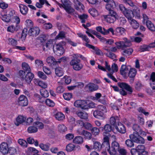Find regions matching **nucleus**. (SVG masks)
<instances>
[{"label": "nucleus", "mask_w": 155, "mask_h": 155, "mask_svg": "<svg viewBox=\"0 0 155 155\" xmlns=\"http://www.w3.org/2000/svg\"><path fill=\"white\" fill-rule=\"evenodd\" d=\"M133 52V50L132 48H129L127 49L124 50L122 52V54L124 56H127L131 55Z\"/></svg>", "instance_id": "33"}, {"label": "nucleus", "mask_w": 155, "mask_h": 155, "mask_svg": "<svg viewBox=\"0 0 155 155\" xmlns=\"http://www.w3.org/2000/svg\"><path fill=\"white\" fill-rule=\"evenodd\" d=\"M78 116L82 119H87L88 115L87 113L85 112L81 111L76 112Z\"/></svg>", "instance_id": "31"}, {"label": "nucleus", "mask_w": 155, "mask_h": 155, "mask_svg": "<svg viewBox=\"0 0 155 155\" xmlns=\"http://www.w3.org/2000/svg\"><path fill=\"white\" fill-rule=\"evenodd\" d=\"M28 152L30 154H36L38 152V151L35 148L33 147H29L28 148Z\"/></svg>", "instance_id": "47"}, {"label": "nucleus", "mask_w": 155, "mask_h": 155, "mask_svg": "<svg viewBox=\"0 0 155 155\" xmlns=\"http://www.w3.org/2000/svg\"><path fill=\"white\" fill-rule=\"evenodd\" d=\"M120 145L117 142L114 141L111 144L110 150H109V154L111 155H115L117 152V151L119 149Z\"/></svg>", "instance_id": "6"}, {"label": "nucleus", "mask_w": 155, "mask_h": 155, "mask_svg": "<svg viewBox=\"0 0 155 155\" xmlns=\"http://www.w3.org/2000/svg\"><path fill=\"white\" fill-rule=\"evenodd\" d=\"M117 119H118V117H111L110 118V123L111 125L114 126L116 123V120Z\"/></svg>", "instance_id": "57"}, {"label": "nucleus", "mask_w": 155, "mask_h": 155, "mask_svg": "<svg viewBox=\"0 0 155 155\" xmlns=\"http://www.w3.org/2000/svg\"><path fill=\"white\" fill-rule=\"evenodd\" d=\"M130 68V66H127L125 65H122L120 70V74L122 75H126V74L129 71Z\"/></svg>", "instance_id": "16"}, {"label": "nucleus", "mask_w": 155, "mask_h": 155, "mask_svg": "<svg viewBox=\"0 0 155 155\" xmlns=\"http://www.w3.org/2000/svg\"><path fill=\"white\" fill-rule=\"evenodd\" d=\"M18 103L22 106H26L28 103L27 98L23 95L20 96L18 98Z\"/></svg>", "instance_id": "11"}, {"label": "nucleus", "mask_w": 155, "mask_h": 155, "mask_svg": "<svg viewBox=\"0 0 155 155\" xmlns=\"http://www.w3.org/2000/svg\"><path fill=\"white\" fill-rule=\"evenodd\" d=\"M124 3L126 5H128L132 7L134 11L135 10L137 11V15H139V10L138 9L135 3L133 2L131 0H123Z\"/></svg>", "instance_id": "9"}, {"label": "nucleus", "mask_w": 155, "mask_h": 155, "mask_svg": "<svg viewBox=\"0 0 155 155\" xmlns=\"http://www.w3.org/2000/svg\"><path fill=\"white\" fill-rule=\"evenodd\" d=\"M133 129L136 133H138L140 135H145L146 133L143 131L140 126L137 124H134L133 126Z\"/></svg>", "instance_id": "14"}, {"label": "nucleus", "mask_w": 155, "mask_h": 155, "mask_svg": "<svg viewBox=\"0 0 155 155\" xmlns=\"http://www.w3.org/2000/svg\"><path fill=\"white\" fill-rule=\"evenodd\" d=\"M11 19V16L6 15L3 17L2 19L4 21L8 22L10 21Z\"/></svg>", "instance_id": "64"}, {"label": "nucleus", "mask_w": 155, "mask_h": 155, "mask_svg": "<svg viewBox=\"0 0 155 155\" xmlns=\"http://www.w3.org/2000/svg\"><path fill=\"white\" fill-rule=\"evenodd\" d=\"M53 40H49L48 41L45 45H43V49L45 51L50 49L53 46Z\"/></svg>", "instance_id": "20"}, {"label": "nucleus", "mask_w": 155, "mask_h": 155, "mask_svg": "<svg viewBox=\"0 0 155 155\" xmlns=\"http://www.w3.org/2000/svg\"><path fill=\"white\" fill-rule=\"evenodd\" d=\"M53 50L55 54L58 56L62 55L64 52V50L62 46V45L61 43L54 46Z\"/></svg>", "instance_id": "7"}, {"label": "nucleus", "mask_w": 155, "mask_h": 155, "mask_svg": "<svg viewBox=\"0 0 155 155\" xmlns=\"http://www.w3.org/2000/svg\"><path fill=\"white\" fill-rule=\"evenodd\" d=\"M75 147V146L72 143H69L66 147V150L68 152L72 151Z\"/></svg>", "instance_id": "45"}, {"label": "nucleus", "mask_w": 155, "mask_h": 155, "mask_svg": "<svg viewBox=\"0 0 155 155\" xmlns=\"http://www.w3.org/2000/svg\"><path fill=\"white\" fill-rule=\"evenodd\" d=\"M136 74V71L135 69L130 68L129 71L128 76L130 78H134Z\"/></svg>", "instance_id": "38"}, {"label": "nucleus", "mask_w": 155, "mask_h": 155, "mask_svg": "<svg viewBox=\"0 0 155 155\" xmlns=\"http://www.w3.org/2000/svg\"><path fill=\"white\" fill-rule=\"evenodd\" d=\"M20 29V26L19 25H11L7 28V30L8 32L13 33L15 31H17Z\"/></svg>", "instance_id": "15"}, {"label": "nucleus", "mask_w": 155, "mask_h": 155, "mask_svg": "<svg viewBox=\"0 0 155 155\" xmlns=\"http://www.w3.org/2000/svg\"><path fill=\"white\" fill-rule=\"evenodd\" d=\"M80 135L84 136L85 137L89 140L91 139V134L89 132L85 130H83L81 132L79 133Z\"/></svg>", "instance_id": "29"}, {"label": "nucleus", "mask_w": 155, "mask_h": 155, "mask_svg": "<svg viewBox=\"0 0 155 155\" xmlns=\"http://www.w3.org/2000/svg\"><path fill=\"white\" fill-rule=\"evenodd\" d=\"M118 85L122 89H125L129 92V94H131L133 92L132 87L127 84L125 82H118Z\"/></svg>", "instance_id": "8"}, {"label": "nucleus", "mask_w": 155, "mask_h": 155, "mask_svg": "<svg viewBox=\"0 0 155 155\" xmlns=\"http://www.w3.org/2000/svg\"><path fill=\"white\" fill-rule=\"evenodd\" d=\"M103 31L102 34L103 35H107L109 34L110 32L112 35H114V31L112 28H110L107 30H106L104 28H103Z\"/></svg>", "instance_id": "50"}, {"label": "nucleus", "mask_w": 155, "mask_h": 155, "mask_svg": "<svg viewBox=\"0 0 155 155\" xmlns=\"http://www.w3.org/2000/svg\"><path fill=\"white\" fill-rule=\"evenodd\" d=\"M27 130L29 133H32L37 132L38 131V129L35 127L30 126L28 128Z\"/></svg>", "instance_id": "44"}, {"label": "nucleus", "mask_w": 155, "mask_h": 155, "mask_svg": "<svg viewBox=\"0 0 155 155\" xmlns=\"http://www.w3.org/2000/svg\"><path fill=\"white\" fill-rule=\"evenodd\" d=\"M107 111L105 107L103 105L98 106L96 110L93 113L94 117L98 119H104L105 118L104 113Z\"/></svg>", "instance_id": "2"}, {"label": "nucleus", "mask_w": 155, "mask_h": 155, "mask_svg": "<svg viewBox=\"0 0 155 155\" xmlns=\"http://www.w3.org/2000/svg\"><path fill=\"white\" fill-rule=\"evenodd\" d=\"M55 117L58 120H63L64 118V115L61 112L57 113L55 115Z\"/></svg>", "instance_id": "42"}, {"label": "nucleus", "mask_w": 155, "mask_h": 155, "mask_svg": "<svg viewBox=\"0 0 155 155\" xmlns=\"http://www.w3.org/2000/svg\"><path fill=\"white\" fill-rule=\"evenodd\" d=\"M109 15H104V18L106 20L107 22L110 23H113L117 18L118 15L115 11L111 12Z\"/></svg>", "instance_id": "5"}, {"label": "nucleus", "mask_w": 155, "mask_h": 155, "mask_svg": "<svg viewBox=\"0 0 155 155\" xmlns=\"http://www.w3.org/2000/svg\"><path fill=\"white\" fill-rule=\"evenodd\" d=\"M85 87L88 88L89 90L90 91H96L98 89L97 85L92 83L88 84Z\"/></svg>", "instance_id": "22"}, {"label": "nucleus", "mask_w": 155, "mask_h": 155, "mask_svg": "<svg viewBox=\"0 0 155 155\" xmlns=\"http://www.w3.org/2000/svg\"><path fill=\"white\" fill-rule=\"evenodd\" d=\"M83 142V138L80 136L76 137L73 140V142L76 144H81Z\"/></svg>", "instance_id": "30"}, {"label": "nucleus", "mask_w": 155, "mask_h": 155, "mask_svg": "<svg viewBox=\"0 0 155 155\" xmlns=\"http://www.w3.org/2000/svg\"><path fill=\"white\" fill-rule=\"evenodd\" d=\"M34 77V74L31 72L27 73L25 78V81L28 84H30Z\"/></svg>", "instance_id": "19"}, {"label": "nucleus", "mask_w": 155, "mask_h": 155, "mask_svg": "<svg viewBox=\"0 0 155 155\" xmlns=\"http://www.w3.org/2000/svg\"><path fill=\"white\" fill-rule=\"evenodd\" d=\"M72 94L71 93H66L63 94L64 99L66 100H69L72 97Z\"/></svg>", "instance_id": "61"}, {"label": "nucleus", "mask_w": 155, "mask_h": 155, "mask_svg": "<svg viewBox=\"0 0 155 155\" xmlns=\"http://www.w3.org/2000/svg\"><path fill=\"white\" fill-rule=\"evenodd\" d=\"M132 27L135 29L137 28L139 26V23L134 19H131L129 21Z\"/></svg>", "instance_id": "28"}, {"label": "nucleus", "mask_w": 155, "mask_h": 155, "mask_svg": "<svg viewBox=\"0 0 155 155\" xmlns=\"http://www.w3.org/2000/svg\"><path fill=\"white\" fill-rule=\"evenodd\" d=\"M113 71H110V72H108L107 74V75L109 78L112 79L113 81H114L115 82H117V79L113 75Z\"/></svg>", "instance_id": "60"}, {"label": "nucleus", "mask_w": 155, "mask_h": 155, "mask_svg": "<svg viewBox=\"0 0 155 155\" xmlns=\"http://www.w3.org/2000/svg\"><path fill=\"white\" fill-rule=\"evenodd\" d=\"M89 12L91 15L93 17L96 16L98 15L97 11L94 8L89 9Z\"/></svg>", "instance_id": "51"}, {"label": "nucleus", "mask_w": 155, "mask_h": 155, "mask_svg": "<svg viewBox=\"0 0 155 155\" xmlns=\"http://www.w3.org/2000/svg\"><path fill=\"white\" fill-rule=\"evenodd\" d=\"M45 102L47 105L50 107H53L54 105V102L49 99H47Z\"/></svg>", "instance_id": "55"}, {"label": "nucleus", "mask_w": 155, "mask_h": 155, "mask_svg": "<svg viewBox=\"0 0 155 155\" xmlns=\"http://www.w3.org/2000/svg\"><path fill=\"white\" fill-rule=\"evenodd\" d=\"M73 58L70 62V64L71 65L73 66L80 63V60L78 58V56L74 54L73 56Z\"/></svg>", "instance_id": "23"}, {"label": "nucleus", "mask_w": 155, "mask_h": 155, "mask_svg": "<svg viewBox=\"0 0 155 155\" xmlns=\"http://www.w3.org/2000/svg\"><path fill=\"white\" fill-rule=\"evenodd\" d=\"M91 133L94 136H96L98 135L100 131L99 129L96 127H94L91 129Z\"/></svg>", "instance_id": "39"}, {"label": "nucleus", "mask_w": 155, "mask_h": 155, "mask_svg": "<svg viewBox=\"0 0 155 155\" xmlns=\"http://www.w3.org/2000/svg\"><path fill=\"white\" fill-rule=\"evenodd\" d=\"M124 14L129 21L131 19H132V18L134 16V14L133 11L129 9H127Z\"/></svg>", "instance_id": "24"}, {"label": "nucleus", "mask_w": 155, "mask_h": 155, "mask_svg": "<svg viewBox=\"0 0 155 155\" xmlns=\"http://www.w3.org/2000/svg\"><path fill=\"white\" fill-rule=\"evenodd\" d=\"M40 92L41 95L44 98L47 97L49 96L48 91L45 89H43L40 91Z\"/></svg>", "instance_id": "53"}, {"label": "nucleus", "mask_w": 155, "mask_h": 155, "mask_svg": "<svg viewBox=\"0 0 155 155\" xmlns=\"http://www.w3.org/2000/svg\"><path fill=\"white\" fill-rule=\"evenodd\" d=\"M150 79L152 81V84L150 85L153 89H155V72H153L151 75Z\"/></svg>", "instance_id": "36"}, {"label": "nucleus", "mask_w": 155, "mask_h": 155, "mask_svg": "<svg viewBox=\"0 0 155 155\" xmlns=\"http://www.w3.org/2000/svg\"><path fill=\"white\" fill-rule=\"evenodd\" d=\"M93 147L95 150H100L102 148L101 145L98 142L94 143Z\"/></svg>", "instance_id": "43"}, {"label": "nucleus", "mask_w": 155, "mask_h": 155, "mask_svg": "<svg viewBox=\"0 0 155 155\" xmlns=\"http://www.w3.org/2000/svg\"><path fill=\"white\" fill-rule=\"evenodd\" d=\"M146 23L147 28L150 30L152 31H155V27L151 21L147 20Z\"/></svg>", "instance_id": "27"}, {"label": "nucleus", "mask_w": 155, "mask_h": 155, "mask_svg": "<svg viewBox=\"0 0 155 155\" xmlns=\"http://www.w3.org/2000/svg\"><path fill=\"white\" fill-rule=\"evenodd\" d=\"M116 7V4L113 0H110L106 5V9L109 11V13H110L111 11H114L113 9Z\"/></svg>", "instance_id": "13"}, {"label": "nucleus", "mask_w": 155, "mask_h": 155, "mask_svg": "<svg viewBox=\"0 0 155 155\" xmlns=\"http://www.w3.org/2000/svg\"><path fill=\"white\" fill-rule=\"evenodd\" d=\"M9 149L8 144L6 142H3L0 146V150L3 154H6L8 153Z\"/></svg>", "instance_id": "10"}, {"label": "nucleus", "mask_w": 155, "mask_h": 155, "mask_svg": "<svg viewBox=\"0 0 155 155\" xmlns=\"http://www.w3.org/2000/svg\"><path fill=\"white\" fill-rule=\"evenodd\" d=\"M26 117L23 116L19 115L16 118L17 123H15V124L17 126H18L20 124L22 123L25 121Z\"/></svg>", "instance_id": "26"}, {"label": "nucleus", "mask_w": 155, "mask_h": 155, "mask_svg": "<svg viewBox=\"0 0 155 155\" xmlns=\"http://www.w3.org/2000/svg\"><path fill=\"white\" fill-rule=\"evenodd\" d=\"M40 29L38 27L30 28L28 31V34L30 36H36L39 33Z\"/></svg>", "instance_id": "12"}, {"label": "nucleus", "mask_w": 155, "mask_h": 155, "mask_svg": "<svg viewBox=\"0 0 155 155\" xmlns=\"http://www.w3.org/2000/svg\"><path fill=\"white\" fill-rule=\"evenodd\" d=\"M22 67L23 71L27 73L31 72V69L28 64L25 63L24 62L22 64Z\"/></svg>", "instance_id": "34"}, {"label": "nucleus", "mask_w": 155, "mask_h": 155, "mask_svg": "<svg viewBox=\"0 0 155 155\" xmlns=\"http://www.w3.org/2000/svg\"><path fill=\"white\" fill-rule=\"evenodd\" d=\"M115 45L117 46V47L111 48L110 49V51L115 52L117 51V48H120L124 50L126 47H130L131 45L130 41L127 39L126 38H124L123 41L116 42Z\"/></svg>", "instance_id": "1"}, {"label": "nucleus", "mask_w": 155, "mask_h": 155, "mask_svg": "<svg viewBox=\"0 0 155 155\" xmlns=\"http://www.w3.org/2000/svg\"><path fill=\"white\" fill-rule=\"evenodd\" d=\"M112 130V126L110 124H107L104 126V131L103 132L104 135H109V133Z\"/></svg>", "instance_id": "21"}, {"label": "nucleus", "mask_w": 155, "mask_h": 155, "mask_svg": "<svg viewBox=\"0 0 155 155\" xmlns=\"http://www.w3.org/2000/svg\"><path fill=\"white\" fill-rule=\"evenodd\" d=\"M101 146L102 148L104 149L105 150H107L109 153V150H110V147L109 143L103 142Z\"/></svg>", "instance_id": "37"}, {"label": "nucleus", "mask_w": 155, "mask_h": 155, "mask_svg": "<svg viewBox=\"0 0 155 155\" xmlns=\"http://www.w3.org/2000/svg\"><path fill=\"white\" fill-rule=\"evenodd\" d=\"M140 134L134 132L132 134L129 135L130 138L134 142L137 143L143 144L144 142L143 138L139 135Z\"/></svg>", "instance_id": "4"}, {"label": "nucleus", "mask_w": 155, "mask_h": 155, "mask_svg": "<svg viewBox=\"0 0 155 155\" xmlns=\"http://www.w3.org/2000/svg\"><path fill=\"white\" fill-rule=\"evenodd\" d=\"M133 141L131 139H127L125 141V144L127 147H131L134 146Z\"/></svg>", "instance_id": "46"}, {"label": "nucleus", "mask_w": 155, "mask_h": 155, "mask_svg": "<svg viewBox=\"0 0 155 155\" xmlns=\"http://www.w3.org/2000/svg\"><path fill=\"white\" fill-rule=\"evenodd\" d=\"M65 33L63 31H61L59 32L58 35L55 37L56 39H62L65 37Z\"/></svg>", "instance_id": "59"}, {"label": "nucleus", "mask_w": 155, "mask_h": 155, "mask_svg": "<svg viewBox=\"0 0 155 155\" xmlns=\"http://www.w3.org/2000/svg\"><path fill=\"white\" fill-rule=\"evenodd\" d=\"M55 73L56 75L59 77L62 76L63 74L62 69L60 67L57 68H55Z\"/></svg>", "instance_id": "35"}, {"label": "nucleus", "mask_w": 155, "mask_h": 155, "mask_svg": "<svg viewBox=\"0 0 155 155\" xmlns=\"http://www.w3.org/2000/svg\"><path fill=\"white\" fill-rule=\"evenodd\" d=\"M50 144L49 143L44 144L43 143H41L39 144V147L43 150L45 151H48L49 149Z\"/></svg>", "instance_id": "40"}, {"label": "nucleus", "mask_w": 155, "mask_h": 155, "mask_svg": "<svg viewBox=\"0 0 155 155\" xmlns=\"http://www.w3.org/2000/svg\"><path fill=\"white\" fill-rule=\"evenodd\" d=\"M62 7L69 14L72 15L74 11V9L71 7L69 0H61Z\"/></svg>", "instance_id": "3"}, {"label": "nucleus", "mask_w": 155, "mask_h": 155, "mask_svg": "<svg viewBox=\"0 0 155 155\" xmlns=\"http://www.w3.org/2000/svg\"><path fill=\"white\" fill-rule=\"evenodd\" d=\"M20 9V11L21 14L23 15H26L28 13V8L25 5L21 4L19 5Z\"/></svg>", "instance_id": "25"}, {"label": "nucleus", "mask_w": 155, "mask_h": 155, "mask_svg": "<svg viewBox=\"0 0 155 155\" xmlns=\"http://www.w3.org/2000/svg\"><path fill=\"white\" fill-rule=\"evenodd\" d=\"M88 106L86 101L81 100L80 107L81 109H86L88 108Z\"/></svg>", "instance_id": "41"}, {"label": "nucleus", "mask_w": 155, "mask_h": 155, "mask_svg": "<svg viewBox=\"0 0 155 155\" xmlns=\"http://www.w3.org/2000/svg\"><path fill=\"white\" fill-rule=\"evenodd\" d=\"M116 30L117 33H119L120 35H123L125 33V29L122 27H117Z\"/></svg>", "instance_id": "54"}, {"label": "nucleus", "mask_w": 155, "mask_h": 155, "mask_svg": "<svg viewBox=\"0 0 155 155\" xmlns=\"http://www.w3.org/2000/svg\"><path fill=\"white\" fill-rule=\"evenodd\" d=\"M115 128L121 134H124L126 132V129L124 126L120 122L118 123Z\"/></svg>", "instance_id": "17"}, {"label": "nucleus", "mask_w": 155, "mask_h": 155, "mask_svg": "<svg viewBox=\"0 0 155 155\" xmlns=\"http://www.w3.org/2000/svg\"><path fill=\"white\" fill-rule=\"evenodd\" d=\"M18 143L22 146L26 147H27V142L22 139H19L18 140Z\"/></svg>", "instance_id": "49"}, {"label": "nucleus", "mask_w": 155, "mask_h": 155, "mask_svg": "<svg viewBox=\"0 0 155 155\" xmlns=\"http://www.w3.org/2000/svg\"><path fill=\"white\" fill-rule=\"evenodd\" d=\"M47 62L48 64L51 65H54L57 64V61L52 56L48 57L47 59Z\"/></svg>", "instance_id": "32"}, {"label": "nucleus", "mask_w": 155, "mask_h": 155, "mask_svg": "<svg viewBox=\"0 0 155 155\" xmlns=\"http://www.w3.org/2000/svg\"><path fill=\"white\" fill-rule=\"evenodd\" d=\"M34 124L40 129H41L44 128V124L42 122L37 121Z\"/></svg>", "instance_id": "63"}, {"label": "nucleus", "mask_w": 155, "mask_h": 155, "mask_svg": "<svg viewBox=\"0 0 155 155\" xmlns=\"http://www.w3.org/2000/svg\"><path fill=\"white\" fill-rule=\"evenodd\" d=\"M130 153L132 155H140V151L136 148H132L130 150Z\"/></svg>", "instance_id": "58"}, {"label": "nucleus", "mask_w": 155, "mask_h": 155, "mask_svg": "<svg viewBox=\"0 0 155 155\" xmlns=\"http://www.w3.org/2000/svg\"><path fill=\"white\" fill-rule=\"evenodd\" d=\"M58 128L59 131L60 132H63L67 130L66 127L63 124L59 125Z\"/></svg>", "instance_id": "56"}, {"label": "nucleus", "mask_w": 155, "mask_h": 155, "mask_svg": "<svg viewBox=\"0 0 155 155\" xmlns=\"http://www.w3.org/2000/svg\"><path fill=\"white\" fill-rule=\"evenodd\" d=\"M37 73L39 78L44 80L46 79V76L42 72L39 71Z\"/></svg>", "instance_id": "62"}, {"label": "nucleus", "mask_w": 155, "mask_h": 155, "mask_svg": "<svg viewBox=\"0 0 155 155\" xmlns=\"http://www.w3.org/2000/svg\"><path fill=\"white\" fill-rule=\"evenodd\" d=\"M78 18L81 19V22L82 23H84L86 20L88 16L85 14H83L81 15H79Z\"/></svg>", "instance_id": "48"}, {"label": "nucleus", "mask_w": 155, "mask_h": 155, "mask_svg": "<svg viewBox=\"0 0 155 155\" xmlns=\"http://www.w3.org/2000/svg\"><path fill=\"white\" fill-rule=\"evenodd\" d=\"M83 65L80 63L73 66V69L76 71H79L83 68Z\"/></svg>", "instance_id": "52"}, {"label": "nucleus", "mask_w": 155, "mask_h": 155, "mask_svg": "<svg viewBox=\"0 0 155 155\" xmlns=\"http://www.w3.org/2000/svg\"><path fill=\"white\" fill-rule=\"evenodd\" d=\"M85 45L89 48L94 50L95 51V53L97 55H101V54H103L101 51L97 48L95 47L94 46L87 43H86Z\"/></svg>", "instance_id": "18"}]
</instances>
